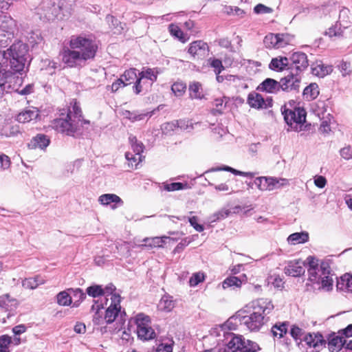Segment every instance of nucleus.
<instances>
[{
    "mask_svg": "<svg viewBox=\"0 0 352 352\" xmlns=\"http://www.w3.org/2000/svg\"><path fill=\"white\" fill-rule=\"evenodd\" d=\"M337 287L340 289H346L352 292V274H345L341 276L340 280L338 281Z\"/></svg>",
    "mask_w": 352,
    "mask_h": 352,
    "instance_id": "31",
    "label": "nucleus"
},
{
    "mask_svg": "<svg viewBox=\"0 0 352 352\" xmlns=\"http://www.w3.org/2000/svg\"><path fill=\"white\" fill-rule=\"evenodd\" d=\"M248 103L255 109H262L266 107L265 102L262 96L256 92L250 93L248 97Z\"/></svg>",
    "mask_w": 352,
    "mask_h": 352,
    "instance_id": "22",
    "label": "nucleus"
},
{
    "mask_svg": "<svg viewBox=\"0 0 352 352\" xmlns=\"http://www.w3.org/2000/svg\"><path fill=\"white\" fill-rule=\"evenodd\" d=\"M38 115L37 109H28L20 112L16 116V120L21 123H27L36 119Z\"/></svg>",
    "mask_w": 352,
    "mask_h": 352,
    "instance_id": "17",
    "label": "nucleus"
},
{
    "mask_svg": "<svg viewBox=\"0 0 352 352\" xmlns=\"http://www.w3.org/2000/svg\"><path fill=\"white\" fill-rule=\"evenodd\" d=\"M168 239L167 236L145 238L143 239V241L145 243L140 245V247H146L148 248H160L162 247L163 244L165 243V239Z\"/></svg>",
    "mask_w": 352,
    "mask_h": 352,
    "instance_id": "25",
    "label": "nucleus"
},
{
    "mask_svg": "<svg viewBox=\"0 0 352 352\" xmlns=\"http://www.w3.org/2000/svg\"><path fill=\"white\" fill-rule=\"evenodd\" d=\"M346 340L340 336H334L331 338L329 342V349L332 352H338L344 346Z\"/></svg>",
    "mask_w": 352,
    "mask_h": 352,
    "instance_id": "29",
    "label": "nucleus"
},
{
    "mask_svg": "<svg viewBox=\"0 0 352 352\" xmlns=\"http://www.w3.org/2000/svg\"><path fill=\"white\" fill-rule=\"evenodd\" d=\"M225 79L228 85H232L233 86H234L236 87L241 86L242 79L237 76L226 75Z\"/></svg>",
    "mask_w": 352,
    "mask_h": 352,
    "instance_id": "53",
    "label": "nucleus"
},
{
    "mask_svg": "<svg viewBox=\"0 0 352 352\" xmlns=\"http://www.w3.org/2000/svg\"><path fill=\"white\" fill-rule=\"evenodd\" d=\"M125 157L129 162V166L131 168H137L138 164L142 160V155L141 154L135 155L131 152H126Z\"/></svg>",
    "mask_w": 352,
    "mask_h": 352,
    "instance_id": "41",
    "label": "nucleus"
},
{
    "mask_svg": "<svg viewBox=\"0 0 352 352\" xmlns=\"http://www.w3.org/2000/svg\"><path fill=\"white\" fill-rule=\"evenodd\" d=\"M136 69H130L126 70L123 75L121 76V78H123L124 84L126 85L131 84L134 80L137 82L138 76H137Z\"/></svg>",
    "mask_w": 352,
    "mask_h": 352,
    "instance_id": "36",
    "label": "nucleus"
},
{
    "mask_svg": "<svg viewBox=\"0 0 352 352\" xmlns=\"http://www.w3.org/2000/svg\"><path fill=\"white\" fill-rule=\"evenodd\" d=\"M306 261L300 260L289 261L284 269L285 273L293 277L300 276L305 273L304 267L306 265Z\"/></svg>",
    "mask_w": 352,
    "mask_h": 352,
    "instance_id": "12",
    "label": "nucleus"
},
{
    "mask_svg": "<svg viewBox=\"0 0 352 352\" xmlns=\"http://www.w3.org/2000/svg\"><path fill=\"white\" fill-rule=\"evenodd\" d=\"M260 347L257 343L251 340H245L242 338V346H241V352H257Z\"/></svg>",
    "mask_w": 352,
    "mask_h": 352,
    "instance_id": "38",
    "label": "nucleus"
},
{
    "mask_svg": "<svg viewBox=\"0 0 352 352\" xmlns=\"http://www.w3.org/2000/svg\"><path fill=\"white\" fill-rule=\"evenodd\" d=\"M271 331L274 338H281L287 332V323H276L272 327Z\"/></svg>",
    "mask_w": 352,
    "mask_h": 352,
    "instance_id": "33",
    "label": "nucleus"
},
{
    "mask_svg": "<svg viewBox=\"0 0 352 352\" xmlns=\"http://www.w3.org/2000/svg\"><path fill=\"white\" fill-rule=\"evenodd\" d=\"M45 281L42 278L38 276H36L34 278H25L22 282V285L23 287L30 289H34L36 288L38 285L44 284Z\"/></svg>",
    "mask_w": 352,
    "mask_h": 352,
    "instance_id": "35",
    "label": "nucleus"
},
{
    "mask_svg": "<svg viewBox=\"0 0 352 352\" xmlns=\"http://www.w3.org/2000/svg\"><path fill=\"white\" fill-rule=\"evenodd\" d=\"M230 214V211L228 210L223 209L213 215V219L211 220L212 222L216 221L217 220L224 219L227 217Z\"/></svg>",
    "mask_w": 352,
    "mask_h": 352,
    "instance_id": "62",
    "label": "nucleus"
},
{
    "mask_svg": "<svg viewBox=\"0 0 352 352\" xmlns=\"http://www.w3.org/2000/svg\"><path fill=\"white\" fill-rule=\"evenodd\" d=\"M254 11L256 14H266L272 12L273 10L270 7L259 3L254 7Z\"/></svg>",
    "mask_w": 352,
    "mask_h": 352,
    "instance_id": "57",
    "label": "nucleus"
},
{
    "mask_svg": "<svg viewBox=\"0 0 352 352\" xmlns=\"http://www.w3.org/2000/svg\"><path fill=\"white\" fill-rule=\"evenodd\" d=\"M57 118L53 122V128L58 133L76 136L82 133L83 124H89V121L82 119V111L75 102L72 108L67 111V115Z\"/></svg>",
    "mask_w": 352,
    "mask_h": 352,
    "instance_id": "2",
    "label": "nucleus"
},
{
    "mask_svg": "<svg viewBox=\"0 0 352 352\" xmlns=\"http://www.w3.org/2000/svg\"><path fill=\"white\" fill-rule=\"evenodd\" d=\"M289 60L291 62V72L299 74L300 75L309 65L306 54L301 52L293 53Z\"/></svg>",
    "mask_w": 352,
    "mask_h": 352,
    "instance_id": "11",
    "label": "nucleus"
},
{
    "mask_svg": "<svg viewBox=\"0 0 352 352\" xmlns=\"http://www.w3.org/2000/svg\"><path fill=\"white\" fill-rule=\"evenodd\" d=\"M304 341L308 346L316 349V352L319 351L321 346L325 344V341L323 340L321 334H308L304 338Z\"/></svg>",
    "mask_w": 352,
    "mask_h": 352,
    "instance_id": "19",
    "label": "nucleus"
},
{
    "mask_svg": "<svg viewBox=\"0 0 352 352\" xmlns=\"http://www.w3.org/2000/svg\"><path fill=\"white\" fill-rule=\"evenodd\" d=\"M157 77V72L155 69L147 68L143 69L139 73L138 78L136 83L133 85V91L136 94H139L144 90V85H145L144 80H150L148 86H151L156 80Z\"/></svg>",
    "mask_w": 352,
    "mask_h": 352,
    "instance_id": "9",
    "label": "nucleus"
},
{
    "mask_svg": "<svg viewBox=\"0 0 352 352\" xmlns=\"http://www.w3.org/2000/svg\"><path fill=\"white\" fill-rule=\"evenodd\" d=\"M205 276L202 272H197L192 275L189 280V284L191 287H195L199 283L204 280Z\"/></svg>",
    "mask_w": 352,
    "mask_h": 352,
    "instance_id": "51",
    "label": "nucleus"
},
{
    "mask_svg": "<svg viewBox=\"0 0 352 352\" xmlns=\"http://www.w3.org/2000/svg\"><path fill=\"white\" fill-rule=\"evenodd\" d=\"M131 148L135 155L141 154L144 149V146L142 142L138 140L135 136L130 135L129 138Z\"/></svg>",
    "mask_w": 352,
    "mask_h": 352,
    "instance_id": "40",
    "label": "nucleus"
},
{
    "mask_svg": "<svg viewBox=\"0 0 352 352\" xmlns=\"http://www.w3.org/2000/svg\"><path fill=\"white\" fill-rule=\"evenodd\" d=\"M188 188L187 184L174 182L164 185V189L167 191H175Z\"/></svg>",
    "mask_w": 352,
    "mask_h": 352,
    "instance_id": "52",
    "label": "nucleus"
},
{
    "mask_svg": "<svg viewBox=\"0 0 352 352\" xmlns=\"http://www.w3.org/2000/svg\"><path fill=\"white\" fill-rule=\"evenodd\" d=\"M137 334L142 340H149L155 337V333L151 327L150 318L144 314H138L135 317Z\"/></svg>",
    "mask_w": 352,
    "mask_h": 352,
    "instance_id": "7",
    "label": "nucleus"
},
{
    "mask_svg": "<svg viewBox=\"0 0 352 352\" xmlns=\"http://www.w3.org/2000/svg\"><path fill=\"white\" fill-rule=\"evenodd\" d=\"M258 89L268 93H277L280 89V81L267 78L258 87Z\"/></svg>",
    "mask_w": 352,
    "mask_h": 352,
    "instance_id": "20",
    "label": "nucleus"
},
{
    "mask_svg": "<svg viewBox=\"0 0 352 352\" xmlns=\"http://www.w3.org/2000/svg\"><path fill=\"white\" fill-rule=\"evenodd\" d=\"M198 218L195 216L189 217L188 221L190 225L198 232H202L204 230V228L202 225H200L197 223Z\"/></svg>",
    "mask_w": 352,
    "mask_h": 352,
    "instance_id": "60",
    "label": "nucleus"
},
{
    "mask_svg": "<svg viewBox=\"0 0 352 352\" xmlns=\"http://www.w3.org/2000/svg\"><path fill=\"white\" fill-rule=\"evenodd\" d=\"M309 234L307 232H295L290 234L287 238V241L292 245L304 243L308 241Z\"/></svg>",
    "mask_w": 352,
    "mask_h": 352,
    "instance_id": "26",
    "label": "nucleus"
},
{
    "mask_svg": "<svg viewBox=\"0 0 352 352\" xmlns=\"http://www.w3.org/2000/svg\"><path fill=\"white\" fill-rule=\"evenodd\" d=\"M312 74L319 77H324L333 71L332 66L324 65L321 61L311 65Z\"/></svg>",
    "mask_w": 352,
    "mask_h": 352,
    "instance_id": "21",
    "label": "nucleus"
},
{
    "mask_svg": "<svg viewBox=\"0 0 352 352\" xmlns=\"http://www.w3.org/2000/svg\"><path fill=\"white\" fill-rule=\"evenodd\" d=\"M97 50L98 45L94 40L82 36H72L69 48H64L60 56L69 67H82L94 58Z\"/></svg>",
    "mask_w": 352,
    "mask_h": 352,
    "instance_id": "1",
    "label": "nucleus"
},
{
    "mask_svg": "<svg viewBox=\"0 0 352 352\" xmlns=\"http://www.w3.org/2000/svg\"><path fill=\"white\" fill-rule=\"evenodd\" d=\"M242 346V337L233 336L224 348V352H241Z\"/></svg>",
    "mask_w": 352,
    "mask_h": 352,
    "instance_id": "28",
    "label": "nucleus"
},
{
    "mask_svg": "<svg viewBox=\"0 0 352 352\" xmlns=\"http://www.w3.org/2000/svg\"><path fill=\"white\" fill-rule=\"evenodd\" d=\"M301 82V76L291 72L280 80V89L284 91H298Z\"/></svg>",
    "mask_w": 352,
    "mask_h": 352,
    "instance_id": "10",
    "label": "nucleus"
},
{
    "mask_svg": "<svg viewBox=\"0 0 352 352\" xmlns=\"http://www.w3.org/2000/svg\"><path fill=\"white\" fill-rule=\"evenodd\" d=\"M306 262L308 265L309 280L312 283H319L324 275L330 274L331 267L327 261H322L319 265L316 258L309 256L307 258Z\"/></svg>",
    "mask_w": 352,
    "mask_h": 352,
    "instance_id": "5",
    "label": "nucleus"
},
{
    "mask_svg": "<svg viewBox=\"0 0 352 352\" xmlns=\"http://www.w3.org/2000/svg\"><path fill=\"white\" fill-rule=\"evenodd\" d=\"M175 303L172 296H164L161 298L158 308L161 311L169 312L175 307Z\"/></svg>",
    "mask_w": 352,
    "mask_h": 352,
    "instance_id": "30",
    "label": "nucleus"
},
{
    "mask_svg": "<svg viewBox=\"0 0 352 352\" xmlns=\"http://www.w3.org/2000/svg\"><path fill=\"white\" fill-rule=\"evenodd\" d=\"M120 296L114 294L111 296V302L105 312L104 320L107 323L111 324L116 320L122 321L124 312H121Z\"/></svg>",
    "mask_w": 352,
    "mask_h": 352,
    "instance_id": "8",
    "label": "nucleus"
},
{
    "mask_svg": "<svg viewBox=\"0 0 352 352\" xmlns=\"http://www.w3.org/2000/svg\"><path fill=\"white\" fill-rule=\"evenodd\" d=\"M338 23L344 28H347L350 26L352 23V14L349 9L343 8L340 11Z\"/></svg>",
    "mask_w": 352,
    "mask_h": 352,
    "instance_id": "27",
    "label": "nucleus"
},
{
    "mask_svg": "<svg viewBox=\"0 0 352 352\" xmlns=\"http://www.w3.org/2000/svg\"><path fill=\"white\" fill-rule=\"evenodd\" d=\"M251 307L252 312L243 316L241 322L251 331H257L265 324V318L274 309V305L267 298H259L252 302Z\"/></svg>",
    "mask_w": 352,
    "mask_h": 352,
    "instance_id": "3",
    "label": "nucleus"
},
{
    "mask_svg": "<svg viewBox=\"0 0 352 352\" xmlns=\"http://www.w3.org/2000/svg\"><path fill=\"white\" fill-rule=\"evenodd\" d=\"M283 115L285 122L292 129L296 131L302 130V124L306 119V112L304 109L300 107L289 109L285 105Z\"/></svg>",
    "mask_w": 352,
    "mask_h": 352,
    "instance_id": "6",
    "label": "nucleus"
},
{
    "mask_svg": "<svg viewBox=\"0 0 352 352\" xmlns=\"http://www.w3.org/2000/svg\"><path fill=\"white\" fill-rule=\"evenodd\" d=\"M186 89V85L182 82H176L172 87L171 90L177 96H181L184 94Z\"/></svg>",
    "mask_w": 352,
    "mask_h": 352,
    "instance_id": "50",
    "label": "nucleus"
},
{
    "mask_svg": "<svg viewBox=\"0 0 352 352\" xmlns=\"http://www.w3.org/2000/svg\"><path fill=\"white\" fill-rule=\"evenodd\" d=\"M339 153L341 157L345 160H349L352 159V148L350 145L342 148L339 151Z\"/></svg>",
    "mask_w": 352,
    "mask_h": 352,
    "instance_id": "55",
    "label": "nucleus"
},
{
    "mask_svg": "<svg viewBox=\"0 0 352 352\" xmlns=\"http://www.w3.org/2000/svg\"><path fill=\"white\" fill-rule=\"evenodd\" d=\"M11 68L16 72H21L24 69L26 63L28 46L19 41L12 44L7 50Z\"/></svg>",
    "mask_w": 352,
    "mask_h": 352,
    "instance_id": "4",
    "label": "nucleus"
},
{
    "mask_svg": "<svg viewBox=\"0 0 352 352\" xmlns=\"http://www.w3.org/2000/svg\"><path fill=\"white\" fill-rule=\"evenodd\" d=\"M98 201L100 204L107 206L111 203L115 204L111 206V209L115 210L117 208L116 204L122 205L123 201L120 197L115 194H104L99 197Z\"/></svg>",
    "mask_w": 352,
    "mask_h": 352,
    "instance_id": "18",
    "label": "nucleus"
},
{
    "mask_svg": "<svg viewBox=\"0 0 352 352\" xmlns=\"http://www.w3.org/2000/svg\"><path fill=\"white\" fill-rule=\"evenodd\" d=\"M263 43L265 46L267 48L272 49L274 48L276 49L277 45V34H268L265 36L263 40Z\"/></svg>",
    "mask_w": 352,
    "mask_h": 352,
    "instance_id": "45",
    "label": "nucleus"
},
{
    "mask_svg": "<svg viewBox=\"0 0 352 352\" xmlns=\"http://www.w3.org/2000/svg\"><path fill=\"white\" fill-rule=\"evenodd\" d=\"M201 85L199 82H193L189 86L190 97L192 98H201L202 97Z\"/></svg>",
    "mask_w": 352,
    "mask_h": 352,
    "instance_id": "47",
    "label": "nucleus"
},
{
    "mask_svg": "<svg viewBox=\"0 0 352 352\" xmlns=\"http://www.w3.org/2000/svg\"><path fill=\"white\" fill-rule=\"evenodd\" d=\"M219 170H226V171L230 172L236 175H241V176L248 177H251V178L254 176V173H253L240 171V170H236V169H234L232 167L228 166H224L223 167H219V168H212L210 170L206 171L205 173H207L211 172V171H219Z\"/></svg>",
    "mask_w": 352,
    "mask_h": 352,
    "instance_id": "32",
    "label": "nucleus"
},
{
    "mask_svg": "<svg viewBox=\"0 0 352 352\" xmlns=\"http://www.w3.org/2000/svg\"><path fill=\"white\" fill-rule=\"evenodd\" d=\"M10 166V160L6 155H0V172L8 169Z\"/></svg>",
    "mask_w": 352,
    "mask_h": 352,
    "instance_id": "56",
    "label": "nucleus"
},
{
    "mask_svg": "<svg viewBox=\"0 0 352 352\" xmlns=\"http://www.w3.org/2000/svg\"><path fill=\"white\" fill-rule=\"evenodd\" d=\"M208 49V47L206 43L201 41H197L190 43L188 53L193 57L200 58L206 55Z\"/></svg>",
    "mask_w": 352,
    "mask_h": 352,
    "instance_id": "13",
    "label": "nucleus"
},
{
    "mask_svg": "<svg viewBox=\"0 0 352 352\" xmlns=\"http://www.w3.org/2000/svg\"><path fill=\"white\" fill-rule=\"evenodd\" d=\"M86 292L92 298H98L105 295V290H103L102 286L98 285H93L88 287L86 289Z\"/></svg>",
    "mask_w": 352,
    "mask_h": 352,
    "instance_id": "39",
    "label": "nucleus"
},
{
    "mask_svg": "<svg viewBox=\"0 0 352 352\" xmlns=\"http://www.w3.org/2000/svg\"><path fill=\"white\" fill-rule=\"evenodd\" d=\"M290 334L295 340L301 339L300 338L303 334V331L297 326H293L291 328Z\"/></svg>",
    "mask_w": 352,
    "mask_h": 352,
    "instance_id": "59",
    "label": "nucleus"
},
{
    "mask_svg": "<svg viewBox=\"0 0 352 352\" xmlns=\"http://www.w3.org/2000/svg\"><path fill=\"white\" fill-rule=\"evenodd\" d=\"M339 69L342 73V76H346V75H349L351 73L350 64L346 62H342L339 65Z\"/></svg>",
    "mask_w": 352,
    "mask_h": 352,
    "instance_id": "63",
    "label": "nucleus"
},
{
    "mask_svg": "<svg viewBox=\"0 0 352 352\" xmlns=\"http://www.w3.org/2000/svg\"><path fill=\"white\" fill-rule=\"evenodd\" d=\"M318 94L319 91L316 84H311L304 89V95L310 100L316 98Z\"/></svg>",
    "mask_w": 352,
    "mask_h": 352,
    "instance_id": "43",
    "label": "nucleus"
},
{
    "mask_svg": "<svg viewBox=\"0 0 352 352\" xmlns=\"http://www.w3.org/2000/svg\"><path fill=\"white\" fill-rule=\"evenodd\" d=\"M157 352H173L172 344L162 343L157 347Z\"/></svg>",
    "mask_w": 352,
    "mask_h": 352,
    "instance_id": "64",
    "label": "nucleus"
},
{
    "mask_svg": "<svg viewBox=\"0 0 352 352\" xmlns=\"http://www.w3.org/2000/svg\"><path fill=\"white\" fill-rule=\"evenodd\" d=\"M293 39V37L287 34H277L276 49L285 47L289 45Z\"/></svg>",
    "mask_w": 352,
    "mask_h": 352,
    "instance_id": "42",
    "label": "nucleus"
},
{
    "mask_svg": "<svg viewBox=\"0 0 352 352\" xmlns=\"http://www.w3.org/2000/svg\"><path fill=\"white\" fill-rule=\"evenodd\" d=\"M12 342V338L8 335L0 336V352H10L9 346Z\"/></svg>",
    "mask_w": 352,
    "mask_h": 352,
    "instance_id": "49",
    "label": "nucleus"
},
{
    "mask_svg": "<svg viewBox=\"0 0 352 352\" xmlns=\"http://www.w3.org/2000/svg\"><path fill=\"white\" fill-rule=\"evenodd\" d=\"M56 302L60 306H68L72 304V299L67 291H63L56 295Z\"/></svg>",
    "mask_w": 352,
    "mask_h": 352,
    "instance_id": "37",
    "label": "nucleus"
},
{
    "mask_svg": "<svg viewBox=\"0 0 352 352\" xmlns=\"http://www.w3.org/2000/svg\"><path fill=\"white\" fill-rule=\"evenodd\" d=\"M319 283H321L322 289H324L327 291L331 290L332 289L333 283V279L332 278V274H331V273H330V274L324 275L320 278Z\"/></svg>",
    "mask_w": 352,
    "mask_h": 352,
    "instance_id": "46",
    "label": "nucleus"
},
{
    "mask_svg": "<svg viewBox=\"0 0 352 352\" xmlns=\"http://www.w3.org/2000/svg\"><path fill=\"white\" fill-rule=\"evenodd\" d=\"M274 177H259L254 179V185L261 190H272Z\"/></svg>",
    "mask_w": 352,
    "mask_h": 352,
    "instance_id": "23",
    "label": "nucleus"
},
{
    "mask_svg": "<svg viewBox=\"0 0 352 352\" xmlns=\"http://www.w3.org/2000/svg\"><path fill=\"white\" fill-rule=\"evenodd\" d=\"M16 29V22L10 17H0V33L3 32L8 36L13 37Z\"/></svg>",
    "mask_w": 352,
    "mask_h": 352,
    "instance_id": "14",
    "label": "nucleus"
},
{
    "mask_svg": "<svg viewBox=\"0 0 352 352\" xmlns=\"http://www.w3.org/2000/svg\"><path fill=\"white\" fill-rule=\"evenodd\" d=\"M168 30L172 36L178 38L179 41L182 43H186L189 39V37L184 34L182 30L175 24H170L168 27Z\"/></svg>",
    "mask_w": 352,
    "mask_h": 352,
    "instance_id": "34",
    "label": "nucleus"
},
{
    "mask_svg": "<svg viewBox=\"0 0 352 352\" xmlns=\"http://www.w3.org/2000/svg\"><path fill=\"white\" fill-rule=\"evenodd\" d=\"M226 102H224L223 98H217L213 102L214 108L212 113L214 115L221 114L224 108L226 107Z\"/></svg>",
    "mask_w": 352,
    "mask_h": 352,
    "instance_id": "48",
    "label": "nucleus"
},
{
    "mask_svg": "<svg viewBox=\"0 0 352 352\" xmlns=\"http://www.w3.org/2000/svg\"><path fill=\"white\" fill-rule=\"evenodd\" d=\"M68 291L72 292L74 296L78 298V301H82L86 298V294L80 288L69 289Z\"/></svg>",
    "mask_w": 352,
    "mask_h": 352,
    "instance_id": "58",
    "label": "nucleus"
},
{
    "mask_svg": "<svg viewBox=\"0 0 352 352\" xmlns=\"http://www.w3.org/2000/svg\"><path fill=\"white\" fill-rule=\"evenodd\" d=\"M242 282L243 280L238 277L230 276L224 280L222 285L224 289L233 286L240 287Z\"/></svg>",
    "mask_w": 352,
    "mask_h": 352,
    "instance_id": "44",
    "label": "nucleus"
},
{
    "mask_svg": "<svg viewBox=\"0 0 352 352\" xmlns=\"http://www.w3.org/2000/svg\"><path fill=\"white\" fill-rule=\"evenodd\" d=\"M50 140L48 137L44 134H38L34 137L28 143V147L30 149L40 148L45 149L50 144Z\"/></svg>",
    "mask_w": 352,
    "mask_h": 352,
    "instance_id": "15",
    "label": "nucleus"
},
{
    "mask_svg": "<svg viewBox=\"0 0 352 352\" xmlns=\"http://www.w3.org/2000/svg\"><path fill=\"white\" fill-rule=\"evenodd\" d=\"M17 301L8 294L0 296V307L6 311H13L16 308Z\"/></svg>",
    "mask_w": 352,
    "mask_h": 352,
    "instance_id": "24",
    "label": "nucleus"
},
{
    "mask_svg": "<svg viewBox=\"0 0 352 352\" xmlns=\"http://www.w3.org/2000/svg\"><path fill=\"white\" fill-rule=\"evenodd\" d=\"M289 65V60L285 56L273 58L269 65L270 69L276 72H282Z\"/></svg>",
    "mask_w": 352,
    "mask_h": 352,
    "instance_id": "16",
    "label": "nucleus"
},
{
    "mask_svg": "<svg viewBox=\"0 0 352 352\" xmlns=\"http://www.w3.org/2000/svg\"><path fill=\"white\" fill-rule=\"evenodd\" d=\"M208 61L210 62V65L214 68L216 74H220L221 71L224 69V67L219 59H210Z\"/></svg>",
    "mask_w": 352,
    "mask_h": 352,
    "instance_id": "54",
    "label": "nucleus"
},
{
    "mask_svg": "<svg viewBox=\"0 0 352 352\" xmlns=\"http://www.w3.org/2000/svg\"><path fill=\"white\" fill-rule=\"evenodd\" d=\"M269 283H271L276 288H280L283 286V280L279 276H271Z\"/></svg>",
    "mask_w": 352,
    "mask_h": 352,
    "instance_id": "61",
    "label": "nucleus"
}]
</instances>
